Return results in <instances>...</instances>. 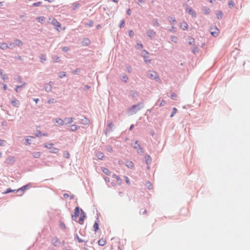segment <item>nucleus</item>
I'll use <instances>...</instances> for the list:
<instances>
[{"label":"nucleus","mask_w":250,"mask_h":250,"mask_svg":"<svg viewBox=\"0 0 250 250\" xmlns=\"http://www.w3.org/2000/svg\"><path fill=\"white\" fill-rule=\"evenodd\" d=\"M144 107L143 102H139L137 104H134L127 109V112L129 115L136 114L138 111Z\"/></svg>","instance_id":"1"},{"label":"nucleus","mask_w":250,"mask_h":250,"mask_svg":"<svg viewBox=\"0 0 250 250\" xmlns=\"http://www.w3.org/2000/svg\"><path fill=\"white\" fill-rule=\"evenodd\" d=\"M132 146L133 147L134 149H138L137 153L139 154H142L144 153V148L141 146L140 144H139V142L136 140L134 144H132Z\"/></svg>","instance_id":"2"},{"label":"nucleus","mask_w":250,"mask_h":250,"mask_svg":"<svg viewBox=\"0 0 250 250\" xmlns=\"http://www.w3.org/2000/svg\"><path fill=\"white\" fill-rule=\"evenodd\" d=\"M148 77L151 80H155L157 82L161 81L158 74L155 71H151L148 73Z\"/></svg>","instance_id":"3"},{"label":"nucleus","mask_w":250,"mask_h":250,"mask_svg":"<svg viewBox=\"0 0 250 250\" xmlns=\"http://www.w3.org/2000/svg\"><path fill=\"white\" fill-rule=\"evenodd\" d=\"M31 184L28 183L21 188H18L16 190V193H20L19 195H22L23 194V192L26 189H27L29 187H31Z\"/></svg>","instance_id":"4"},{"label":"nucleus","mask_w":250,"mask_h":250,"mask_svg":"<svg viewBox=\"0 0 250 250\" xmlns=\"http://www.w3.org/2000/svg\"><path fill=\"white\" fill-rule=\"evenodd\" d=\"M81 209L79 207H75L74 209V214L72 215V219L74 221L76 220V218L78 217L80 213Z\"/></svg>","instance_id":"5"},{"label":"nucleus","mask_w":250,"mask_h":250,"mask_svg":"<svg viewBox=\"0 0 250 250\" xmlns=\"http://www.w3.org/2000/svg\"><path fill=\"white\" fill-rule=\"evenodd\" d=\"M146 34L150 40H152L154 39L156 33L153 30L148 29L146 30Z\"/></svg>","instance_id":"6"},{"label":"nucleus","mask_w":250,"mask_h":250,"mask_svg":"<svg viewBox=\"0 0 250 250\" xmlns=\"http://www.w3.org/2000/svg\"><path fill=\"white\" fill-rule=\"evenodd\" d=\"M186 11L188 14L190 15L193 18H195L197 16L196 12L190 7H187L186 9Z\"/></svg>","instance_id":"7"},{"label":"nucleus","mask_w":250,"mask_h":250,"mask_svg":"<svg viewBox=\"0 0 250 250\" xmlns=\"http://www.w3.org/2000/svg\"><path fill=\"white\" fill-rule=\"evenodd\" d=\"M11 103L13 106L16 107H19L20 105L19 101L14 97L11 98Z\"/></svg>","instance_id":"8"},{"label":"nucleus","mask_w":250,"mask_h":250,"mask_svg":"<svg viewBox=\"0 0 250 250\" xmlns=\"http://www.w3.org/2000/svg\"><path fill=\"white\" fill-rule=\"evenodd\" d=\"M210 33L214 37H216L219 35V30L216 27L214 28H211L210 29Z\"/></svg>","instance_id":"9"},{"label":"nucleus","mask_w":250,"mask_h":250,"mask_svg":"<svg viewBox=\"0 0 250 250\" xmlns=\"http://www.w3.org/2000/svg\"><path fill=\"white\" fill-rule=\"evenodd\" d=\"M96 220L95 221L93 225V229L95 232L97 231L99 229V218L98 215H97Z\"/></svg>","instance_id":"10"},{"label":"nucleus","mask_w":250,"mask_h":250,"mask_svg":"<svg viewBox=\"0 0 250 250\" xmlns=\"http://www.w3.org/2000/svg\"><path fill=\"white\" fill-rule=\"evenodd\" d=\"M129 95L133 98L137 99L139 96V93L135 90H132L129 91Z\"/></svg>","instance_id":"11"},{"label":"nucleus","mask_w":250,"mask_h":250,"mask_svg":"<svg viewBox=\"0 0 250 250\" xmlns=\"http://www.w3.org/2000/svg\"><path fill=\"white\" fill-rule=\"evenodd\" d=\"M144 160L147 165H149L152 161L151 157L148 154H146L145 155Z\"/></svg>","instance_id":"12"},{"label":"nucleus","mask_w":250,"mask_h":250,"mask_svg":"<svg viewBox=\"0 0 250 250\" xmlns=\"http://www.w3.org/2000/svg\"><path fill=\"white\" fill-rule=\"evenodd\" d=\"M144 52H145V54L144 55H143L144 61L146 64H148L151 62V60L148 59V57L146 55L147 54H148V52L145 50H144Z\"/></svg>","instance_id":"13"},{"label":"nucleus","mask_w":250,"mask_h":250,"mask_svg":"<svg viewBox=\"0 0 250 250\" xmlns=\"http://www.w3.org/2000/svg\"><path fill=\"white\" fill-rule=\"evenodd\" d=\"M107 126L108 127L109 129H105L104 131V132L105 134H107V132H110L112 130L113 127L114 126V125L113 124L112 122H109L107 124Z\"/></svg>","instance_id":"14"},{"label":"nucleus","mask_w":250,"mask_h":250,"mask_svg":"<svg viewBox=\"0 0 250 250\" xmlns=\"http://www.w3.org/2000/svg\"><path fill=\"white\" fill-rule=\"evenodd\" d=\"M14 43H15V46H18L20 47L22 45L23 42L19 39H15L14 40Z\"/></svg>","instance_id":"15"},{"label":"nucleus","mask_w":250,"mask_h":250,"mask_svg":"<svg viewBox=\"0 0 250 250\" xmlns=\"http://www.w3.org/2000/svg\"><path fill=\"white\" fill-rule=\"evenodd\" d=\"M64 120V122H66L65 123V125H67L71 124L73 122L74 119L72 117H65Z\"/></svg>","instance_id":"16"},{"label":"nucleus","mask_w":250,"mask_h":250,"mask_svg":"<svg viewBox=\"0 0 250 250\" xmlns=\"http://www.w3.org/2000/svg\"><path fill=\"white\" fill-rule=\"evenodd\" d=\"M26 84V83L25 82H23V84L21 85H16L15 88V90L17 92H20L21 90V88H22L24 86H25Z\"/></svg>","instance_id":"17"},{"label":"nucleus","mask_w":250,"mask_h":250,"mask_svg":"<svg viewBox=\"0 0 250 250\" xmlns=\"http://www.w3.org/2000/svg\"><path fill=\"white\" fill-rule=\"evenodd\" d=\"M52 23L56 27L57 30H58V27H60L61 25V23L55 19L52 20Z\"/></svg>","instance_id":"18"},{"label":"nucleus","mask_w":250,"mask_h":250,"mask_svg":"<svg viewBox=\"0 0 250 250\" xmlns=\"http://www.w3.org/2000/svg\"><path fill=\"white\" fill-rule=\"evenodd\" d=\"M81 123L83 125H87L89 123V120L85 117L81 119Z\"/></svg>","instance_id":"19"},{"label":"nucleus","mask_w":250,"mask_h":250,"mask_svg":"<svg viewBox=\"0 0 250 250\" xmlns=\"http://www.w3.org/2000/svg\"><path fill=\"white\" fill-rule=\"evenodd\" d=\"M7 161L8 164L13 165L15 162V158L12 156L8 157L7 159Z\"/></svg>","instance_id":"20"},{"label":"nucleus","mask_w":250,"mask_h":250,"mask_svg":"<svg viewBox=\"0 0 250 250\" xmlns=\"http://www.w3.org/2000/svg\"><path fill=\"white\" fill-rule=\"evenodd\" d=\"M0 48L2 50H6L8 48V43L6 42H2L0 43Z\"/></svg>","instance_id":"21"},{"label":"nucleus","mask_w":250,"mask_h":250,"mask_svg":"<svg viewBox=\"0 0 250 250\" xmlns=\"http://www.w3.org/2000/svg\"><path fill=\"white\" fill-rule=\"evenodd\" d=\"M112 177L116 179V180L117 181V182L118 183L119 185H121V184H122V179L120 178V177L119 176L115 174H113L112 175Z\"/></svg>","instance_id":"22"},{"label":"nucleus","mask_w":250,"mask_h":250,"mask_svg":"<svg viewBox=\"0 0 250 250\" xmlns=\"http://www.w3.org/2000/svg\"><path fill=\"white\" fill-rule=\"evenodd\" d=\"M188 25L187 23L185 21H184L183 23H181L180 24V28H181L183 30H186L188 29Z\"/></svg>","instance_id":"23"},{"label":"nucleus","mask_w":250,"mask_h":250,"mask_svg":"<svg viewBox=\"0 0 250 250\" xmlns=\"http://www.w3.org/2000/svg\"><path fill=\"white\" fill-rule=\"evenodd\" d=\"M203 11L204 14L207 15H209L210 13V9L208 7H206V6H205L203 7Z\"/></svg>","instance_id":"24"},{"label":"nucleus","mask_w":250,"mask_h":250,"mask_svg":"<svg viewBox=\"0 0 250 250\" xmlns=\"http://www.w3.org/2000/svg\"><path fill=\"white\" fill-rule=\"evenodd\" d=\"M56 123L58 124L61 125H65L64 120H63L61 118H58L56 119Z\"/></svg>","instance_id":"25"},{"label":"nucleus","mask_w":250,"mask_h":250,"mask_svg":"<svg viewBox=\"0 0 250 250\" xmlns=\"http://www.w3.org/2000/svg\"><path fill=\"white\" fill-rule=\"evenodd\" d=\"M126 167L128 168L132 169L134 167V163L132 161H127L125 165Z\"/></svg>","instance_id":"26"},{"label":"nucleus","mask_w":250,"mask_h":250,"mask_svg":"<svg viewBox=\"0 0 250 250\" xmlns=\"http://www.w3.org/2000/svg\"><path fill=\"white\" fill-rule=\"evenodd\" d=\"M52 59L53 62H59L61 61L60 57L58 56H53Z\"/></svg>","instance_id":"27"},{"label":"nucleus","mask_w":250,"mask_h":250,"mask_svg":"<svg viewBox=\"0 0 250 250\" xmlns=\"http://www.w3.org/2000/svg\"><path fill=\"white\" fill-rule=\"evenodd\" d=\"M52 86L51 84H46L44 86V89L46 92H50L52 90Z\"/></svg>","instance_id":"28"},{"label":"nucleus","mask_w":250,"mask_h":250,"mask_svg":"<svg viewBox=\"0 0 250 250\" xmlns=\"http://www.w3.org/2000/svg\"><path fill=\"white\" fill-rule=\"evenodd\" d=\"M102 171L106 175H110L111 174V172L108 169L105 167H102Z\"/></svg>","instance_id":"29"},{"label":"nucleus","mask_w":250,"mask_h":250,"mask_svg":"<svg viewBox=\"0 0 250 250\" xmlns=\"http://www.w3.org/2000/svg\"><path fill=\"white\" fill-rule=\"evenodd\" d=\"M36 19H37V20L38 21V22H40L41 23H42L45 21V18L44 17H43V16L38 17Z\"/></svg>","instance_id":"30"},{"label":"nucleus","mask_w":250,"mask_h":250,"mask_svg":"<svg viewBox=\"0 0 250 250\" xmlns=\"http://www.w3.org/2000/svg\"><path fill=\"white\" fill-rule=\"evenodd\" d=\"M96 156L97 157L98 159L103 160L104 155L102 152L99 151L97 153Z\"/></svg>","instance_id":"31"},{"label":"nucleus","mask_w":250,"mask_h":250,"mask_svg":"<svg viewBox=\"0 0 250 250\" xmlns=\"http://www.w3.org/2000/svg\"><path fill=\"white\" fill-rule=\"evenodd\" d=\"M153 25L154 26L158 27L160 26V24L158 22V20L157 19H154L152 21Z\"/></svg>","instance_id":"32"},{"label":"nucleus","mask_w":250,"mask_h":250,"mask_svg":"<svg viewBox=\"0 0 250 250\" xmlns=\"http://www.w3.org/2000/svg\"><path fill=\"white\" fill-rule=\"evenodd\" d=\"M105 241L103 239H100L98 242V245L101 246H104L105 245Z\"/></svg>","instance_id":"33"},{"label":"nucleus","mask_w":250,"mask_h":250,"mask_svg":"<svg viewBox=\"0 0 250 250\" xmlns=\"http://www.w3.org/2000/svg\"><path fill=\"white\" fill-rule=\"evenodd\" d=\"M78 126L76 125H70V130L71 131H75L77 130Z\"/></svg>","instance_id":"34"},{"label":"nucleus","mask_w":250,"mask_h":250,"mask_svg":"<svg viewBox=\"0 0 250 250\" xmlns=\"http://www.w3.org/2000/svg\"><path fill=\"white\" fill-rule=\"evenodd\" d=\"M85 26H89V27H92L94 24V21L89 20L87 22L84 23Z\"/></svg>","instance_id":"35"},{"label":"nucleus","mask_w":250,"mask_h":250,"mask_svg":"<svg viewBox=\"0 0 250 250\" xmlns=\"http://www.w3.org/2000/svg\"><path fill=\"white\" fill-rule=\"evenodd\" d=\"M53 145L54 144L52 143H49L48 144H45L43 145L44 147L50 149H51L53 147Z\"/></svg>","instance_id":"36"},{"label":"nucleus","mask_w":250,"mask_h":250,"mask_svg":"<svg viewBox=\"0 0 250 250\" xmlns=\"http://www.w3.org/2000/svg\"><path fill=\"white\" fill-rule=\"evenodd\" d=\"M59 151V149L57 147H53L50 150V153H57Z\"/></svg>","instance_id":"37"},{"label":"nucleus","mask_w":250,"mask_h":250,"mask_svg":"<svg viewBox=\"0 0 250 250\" xmlns=\"http://www.w3.org/2000/svg\"><path fill=\"white\" fill-rule=\"evenodd\" d=\"M74 239H77L79 243L84 242V240L80 238L77 233L75 234L74 235Z\"/></svg>","instance_id":"38"},{"label":"nucleus","mask_w":250,"mask_h":250,"mask_svg":"<svg viewBox=\"0 0 250 250\" xmlns=\"http://www.w3.org/2000/svg\"><path fill=\"white\" fill-rule=\"evenodd\" d=\"M223 13L221 11H218L216 14L217 18L218 20H221L222 18Z\"/></svg>","instance_id":"39"},{"label":"nucleus","mask_w":250,"mask_h":250,"mask_svg":"<svg viewBox=\"0 0 250 250\" xmlns=\"http://www.w3.org/2000/svg\"><path fill=\"white\" fill-rule=\"evenodd\" d=\"M63 156L65 158H69L70 157V154L68 151H64L63 153Z\"/></svg>","instance_id":"40"},{"label":"nucleus","mask_w":250,"mask_h":250,"mask_svg":"<svg viewBox=\"0 0 250 250\" xmlns=\"http://www.w3.org/2000/svg\"><path fill=\"white\" fill-rule=\"evenodd\" d=\"M34 157L36 158H40L41 155V153L40 152H34L33 154Z\"/></svg>","instance_id":"41"},{"label":"nucleus","mask_w":250,"mask_h":250,"mask_svg":"<svg viewBox=\"0 0 250 250\" xmlns=\"http://www.w3.org/2000/svg\"><path fill=\"white\" fill-rule=\"evenodd\" d=\"M90 43V41L87 39V38H85L83 40V43L85 45H88Z\"/></svg>","instance_id":"42"},{"label":"nucleus","mask_w":250,"mask_h":250,"mask_svg":"<svg viewBox=\"0 0 250 250\" xmlns=\"http://www.w3.org/2000/svg\"><path fill=\"white\" fill-rule=\"evenodd\" d=\"M128 79V78L127 76L125 75L122 76L121 78V80L125 83L127 82Z\"/></svg>","instance_id":"43"},{"label":"nucleus","mask_w":250,"mask_h":250,"mask_svg":"<svg viewBox=\"0 0 250 250\" xmlns=\"http://www.w3.org/2000/svg\"><path fill=\"white\" fill-rule=\"evenodd\" d=\"M105 149L107 151L112 152L113 151L112 147L110 145H107L105 146Z\"/></svg>","instance_id":"44"},{"label":"nucleus","mask_w":250,"mask_h":250,"mask_svg":"<svg viewBox=\"0 0 250 250\" xmlns=\"http://www.w3.org/2000/svg\"><path fill=\"white\" fill-rule=\"evenodd\" d=\"M66 76V72L64 71H61L59 72L58 76L60 78H62Z\"/></svg>","instance_id":"45"},{"label":"nucleus","mask_w":250,"mask_h":250,"mask_svg":"<svg viewBox=\"0 0 250 250\" xmlns=\"http://www.w3.org/2000/svg\"><path fill=\"white\" fill-rule=\"evenodd\" d=\"M168 20L171 23L174 24L175 23H176V21L174 17H169L168 18Z\"/></svg>","instance_id":"46"},{"label":"nucleus","mask_w":250,"mask_h":250,"mask_svg":"<svg viewBox=\"0 0 250 250\" xmlns=\"http://www.w3.org/2000/svg\"><path fill=\"white\" fill-rule=\"evenodd\" d=\"M146 186L147 187V188L148 189H151L152 188V186L151 183L148 181H147L146 182Z\"/></svg>","instance_id":"47"},{"label":"nucleus","mask_w":250,"mask_h":250,"mask_svg":"<svg viewBox=\"0 0 250 250\" xmlns=\"http://www.w3.org/2000/svg\"><path fill=\"white\" fill-rule=\"evenodd\" d=\"M177 111V109L176 107H173L172 108V112L170 115V117H173L174 115L175 114V113H176V112Z\"/></svg>","instance_id":"48"},{"label":"nucleus","mask_w":250,"mask_h":250,"mask_svg":"<svg viewBox=\"0 0 250 250\" xmlns=\"http://www.w3.org/2000/svg\"><path fill=\"white\" fill-rule=\"evenodd\" d=\"M16 190H17V189L12 190L11 188H8L6 190V191L4 192V193L7 194V193H10L11 192H16Z\"/></svg>","instance_id":"49"},{"label":"nucleus","mask_w":250,"mask_h":250,"mask_svg":"<svg viewBox=\"0 0 250 250\" xmlns=\"http://www.w3.org/2000/svg\"><path fill=\"white\" fill-rule=\"evenodd\" d=\"M188 39L189 40L188 43L189 44H193L194 43L195 40L192 37H188Z\"/></svg>","instance_id":"50"},{"label":"nucleus","mask_w":250,"mask_h":250,"mask_svg":"<svg viewBox=\"0 0 250 250\" xmlns=\"http://www.w3.org/2000/svg\"><path fill=\"white\" fill-rule=\"evenodd\" d=\"M170 39H171V42H172L174 43H176L177 42L178 38L176 36H171Z\"/></svg>","instance_id":"51"},{"label":"nucleus","mask_w":250,"mask_h":250,"mask_svg":"<svg viewBox=\"0 0 250 250\" xmlns=\"http://www.w3.org/2000/svg\"><path fill=\"white\" fill-rule=\"evenodd\" d=\"M8 48L10 49H13L15 48V43L14 42H9V44H8Z\"/></svg>","instance_id":"52"},{"label":"nucleus","mask_w":250,"mask_h":250,"mask_svg":"<svg viewBox=\"0 0 250 250\" xmlns=\"http://www.w3.org/2000/svg\"><path fill=\"white\" fill-rule=\"evenodd\" d=\"M228 5L229 8H232L234 5V3L232 0H230L229 1Z\"/></svg>","instance_id":"53"},{"label":"nucleus","mask_w":250,"mask_h":250,"mask_svg":"<svg viewBox=\"0 0 250 250\" xmlns=\"http://www.w3.org/2000/svg\"><path fill=\"white\" fill-rule=\"evenodd\" d=\"M60 228L62 229H65L66 228L65 224L62 222H60Z\"/></svg>","instance_id":"54"},{"label":"nucleus","mask_w":250,"mask_h":250,"mask_svg":"<svg viewBox=\"0 0 250 250\" xmlns=\"http://www.w3.org/2000/svg\"><path fill=\"white\" fill-rule=\"evenodd\" d=\"M125 20H122L120 21V24L119 25V27L121 28H123L125 26Z\"/></svg>","instance_id":"55"},{"label":"nucleus","mask_w":250,"mask_h":250,"mask_svg":"<svg viewBox=\"0 0 250 250\" xmlns=\"http://www.w3.org/2000/svg\"><path fill=\"white\" fill-rule=\"evenodd\" d=\"M57 102V101L54 98H51L48 101V104H55Z\"/></svg>","instance_id":"56"},{"label":"nucleus","mask_w":250,"mask_h":250,"mask_svg":"<svg viewBox=\"0 0 250 250\" xmlns=\"http://www.w3.org/2000/svg\"><path fill=\"white\" fill-rule=\"evenodd\" d=\"M42 3V2L41 1H39V2H35V3L32 4V6H34V7L39 6L41 5Z\"/></svg>","instance_id":"57"},{"label":"nucleus","mask_w":250,"mask_h":250,"mask_svg":"<svg viewBox=\"0 0 250 250\" xmlns=\"http://www.w3.org/2000/svg\"><path fill=\"white\" fill-rule=\"evenodd\" d=\"M81 217H83L84 219H85L86 218V213L84 212V211L82 209H81Z\"/></svg>","instance_id":"58"},{"label":"nucleus","mask_w":250,"mask_h":250,"mask_svg":"<svg viewBox=\"0 0 250 250\" xmlns=\"http://www.w3.org/2000/svg\"><path fill=\"white\" fill-rule=\"evenodd\" d=\"M40 60H41V62H43V61H45L46 60V58H45V56L44 55H41V56H40Z\"/></svg>","instance_id":"59"},{"label":"nucleus","mask_w":250,"mask_h":250,"mask_svg":"<svg viewBox=\"0 0 250 250\" xmlns=\"http://www.w3.org/2000/svg\"><path fill=\"white\" fill-rule=\"evenodd\" d=\"M124 178L125 179V182L126 183V184H128V185H129L130 184V180H129V179L128 178V177L126 176H124Z\"/></svg>","instance_id":"60"},{"label":"nucleus","mask_w":250,"mask_h":250,"mask_svg":"<svg viewBox=\"0 0 250 250\" xmlns=\"http://www.w3.org/2000/svg\"><path fill=\"white\" fill-rule=\"evenodd\" d=\"M137 48L139 49V50H141V49L143 48V45L142 44V43H137Z\"/></svg>","instance_id":"61"},{"label":"nucleus","mask_w":250,"mask_h":250,"mask_svg":"<svg viewBox=\"0 0 250 250\" xmlns=\"http://www.w3.org/2000/svg\"><path fill=\"white\" fill-rule=\"evenodd\" d=\"M81 69L80 68H76L75 70L73 71V73L76 75L79 74L80 72Z\"/></svg>","instance_id":"62"},{"label":"nucleus","mask_w":250,"mask_h":250,"mask_svg":"<svg viewBox=\"0 0 250 250\" xmlns=\"http://www.w3.org/2000/svg\"><path fill=\"white\" fill-rule=\"evenodd\" d=\"M170 97L172 100H176L177 95L174 93H172L171 94Z\"/></svg>","instance_id":"63"},{"label":"nucleus","mask_w":250,"mask_h":250,"mask_svg":"<svg viewBox=\"0 0 250 250\" xmlns=\"http://www.w3.org/2000/svg\"><path fill=\"white\" fill-rule=\"evenodd\" d=\"M128 35L130 38H132L134 35V33L132 30H130L128 32Z\"/></svg>","instance_id":"64"}]
</instances>
